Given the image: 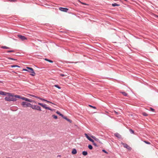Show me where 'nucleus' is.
Returning a JSON list of instances; mask_svg holds the SVG:
<instances>
[{"label": "nucleus", "instance_id": "1", "mask_svg": "<svg viewBox=\"0 0 158 158\" xmlns=\"http://www.w3.org/2000/svg\"><path fill=\"white\" fill-rule=\"evenodd\" d=\"M10 95H7L4 98L5 100L6 101H15L17 100L16 98H20V96L18 95H15L14 96L12 94L10 93Z\"/></svg>", "mask_w": 158, "mask_h": 158}, {"label": "nucleus", "instance_id": "2", "mask_svg": "<svg viewBox=\"0 0 158 158\" xmlns=\"http://www.w3.org/2000/svg\"><path fill=\"white\" fill-rule=\"evenodd\" d=\"M23 71H27L31 73L30 75L32 76H34L35 75V73L34 72L33 69L31 68L27 67L26 69H23Z\"/></svg>", "mask_w": 158, "mask_h": 158}, {"label": "nucleus", "instance_id": "3", "mask_svg": "<svg viewBox=\"0 0 158 158\" xmlns=\"http://www.w3.org/2000/svg\"><path fill=\"white\" fill-rule=\"evenodd\" d=\"M31 107L34 110H35L40 111H41V109L40 107L37 105H31Z\"/></svg>", "mask_w": 158, "mask_h": 158}, {"label": "nucleus", "instance_id": "4", "mask_svg": "<svg viewBox=\"0 0 158 158\" xmlns=\"http://www.w3.org/2000/svg\"><path fill=\"white\" fill-rule=\"evenodd\" d=\"M31 105L30 103L25 102H23L21 103V105L23 107H30Z\"/></svg>", "mask_w": 158, "mask_h": 158}, {"label": "nucleus", "instance_id": "5", "mask_svg": "<svg viewBox=\"0 0 158 158\" xmlns=\"http://www.w3.org/2000/svg\"><path fill=\"white\" fill-rule=\"evenodd\" d=\"M38 105H39L40 106H41L43 108H45V109L49 110H51V109L50 108L46 106V105H45V104H44L43 103H41L40 102L38 103Z\"/></svg>", "mask_w": 158, "mask_h": 158}, {"label": "nucleus", "instance_id": "6", "mask_svg": "<svg viewBox=\"0 0 158 158\" xmlns=\"http://www.w3.org/2000/svg\"><path fill=\"white\" fill-rule=\"evenodd\" d=\"M18 36L22 41L27 40V38L26 37L21 35H18Z\"/></svg>", "mask_w": 158, "mask_h": 158}, {"label": "nucleus", "instance_id": "7", "mask_svg": "<svg viewBox=\"0 0 158 158\" xmlns=\"http://www.w3.org/2000/svg\"><path fill=\"white\" fill-rule=\"evenodd\" d=\"M121 143L123 146L124 148H126L129 150H131V148L130 147H129L127 144L125 143Z\"/></svg>", "mask_w": 158, "mask_h": 158}, {"label": "nucleus", "instance_id": "8", "mask_svg": "<svg viewBox=\"0 0 158 158\" xmlns=\"http://www.w3.org/2000/svg\"><path fill=\"white\" fill-rule=\"evenodd\" d=\"M0 94L3 95H10V94L9 93H6L2 91H0Z\"/></svg>", "mask_w": 158, "mask_h": 158}, {"label": "nucleus", "instance_id": "9", "mask_svg": "<svg viewBox=\"0 0 158 158\" xmlns=\"http://www.w3.org/2000/svg\"><path fill=\"white\" fill-rule=\"evenodd\" d=\"M60 10L61 11L66 12L68 10V9L67 8H64L63 7H60L59 8Z\"/></svg>", "mask_w": 158, "mask_h": 158}, {"label": "nucleus", "instance_id": "10", "mask_svg": "<svg viewBox=\"0 0 158 158\" xmlns=\"http://www.w3.org/2000/svg\"><path fill=\"white\" fill-rule=\"evenodd\" d=\"M85 137L87 138L90 141L92 142V143H94V140L91 139L88 135L86 134H85Z\"/></svg>", "mask_w": 158, "mask_h": 158}, {"label": "nucleus", "instance_id": "11", "mask_svg": "<svg viewBox=\"0 0 158 158\" xmlns=\"http://www.w3.org/2000/svg\"><path fill=\"white\" fill-rule=\"evenodd\" d=\"M21 98V99H22L23 100H25L26 101H27V102H32V100H31L30 99H29L28 98H25V97H22V98Z\"/></svg>", "mask_w": 158, "mask_h": 158}, {"label": "nucleus", "instance_id": "12", "mask_svg": "<svg viewBox=\"0 0 158 158\" xmlns=\"http://www.w3.org/2000/svg\"><path fill=\"white\" fill-rule=\"evenodd\" d=\"M91 137L94 139L95 141H97V142H99V143H101V142L96 137H95L94 136H91Z\"/></svg>", "mask_w": 158, "mask_h": 158}, {"label": "nucleus", "instance_id": "13", "mask_svg": "<svg viewBox=\"0 0 158 158\" xmlns=\"http://www.w3.org/2000/svg\"><path fill=\"white\" fill-rule=\"evenodd\" d=\"M77 153V151L75 149H73L72 152V153L73 154H75Z\"/></svg>", "mask_w": 158, "mask_h": 158}, {"label": "nucleus", "instance_id": "14", "mask_svg": "<svg viewBox=\"0 0 158 158\" xmlns=\"http://www.w3.org/2000/svg\"><path fill=\"white\" fill-rule=\"evenodd\" d=\"M40 100L42 101H45V102H48V103H52V104H53V103H52V102H49V101H48L45 99H43V98H41V99H40Z\"/></svg>", "mask_w": 158, "mask_h": 158}, {"label": "nucleus", "instance_id": "15", "mask_svg": "<svg viewBox=\"0 0 158 158\" xmlns=\"http://www.w3.org/2000/svg\"><path fill=\"white\" fill-rule=\"evenodd\" d=\"M115 136L117 137L118 138H120L121 137V135H120L119 134L116 133L115 134H114Z\"/></svg>", "mask_w": 158, "mask_h": 158}, {"label": "nucleus", "instance_id": "16", "mask_svg": "<svg viewBox=\"0 0 158 158\" xmlns=\"http://www.w3.org/2000/svg\"><path fill=\"white\" fill-rule=\"evenodd\" d=\"M82 153V154L85 156L87 155L88 154L87 152L86 151H83Z\"/></svg>", "mask_w": 158, "mask_h": 158}, {"label": "nucleus", "instance_id": "17", "mask_svg": "<svg viewBox=\"0 0 158 158\" xmlns=\"http://www.w3.org/2000/svg\"><path fill=\"white\" fill-rule=\"evenodd\" d=\"M44 60H46V61H47L50 63H52L53 62V61L51 60H49V59H47V58H45L44 59Z\"/></svg>", "mask_w": 158, "mask_h": 158}, {"label": "nucleus", "instance_id": "18", "mask_svg": "<svg viewBox=\"0 0 158 158\" xmlns=\"http://www.w3.org/2000/svg\"><path fill=\"white\" fill-rule=\"evenodd\" d=\"M121 93L124 96H126L127 95V94L125 92H121Z\"/></svg>", "mask_w": 158, "mask_h": 158}, {"label": "nucleus", "instance_id": "19", "mask_svg": "<svg viewBox=\"0 0 158 158\" xmlns=\"http://www.w3.org/2000/svg\"><path fill=\"white\" fill-rule=\"evenodd\" d=\"M56 113L59 114L60 116H61L62 117H63V115H62V114H60V112L59 111H57L56 112Z\"/></svg>", "mask_w": 158, "mask_h": 158}, {"label": "nucleus", "instance_id": "20", "mask_svg": "<svg viewBox=\"0 0 158 158\" xmlns=\"http://www.w3.org/2000/svg\"><path fill=\"white\" fill-rule=\"evenodd\" d=\"M112 6H119V5L118 4H117L116 3H114L112 4Z\"/></svg>", "mask_w": 158, "mask_h": 158}, {"label": "nucleus", "instance_id": "21", "mask_svg": "<svg viewBox=\"0 0 158 158\" xmlns=\"http://www.w3.org/2000/svg\"><path fill=\"white\" fill-rule=\"evenodd\" d=\"M1 48H4V49H9V48L7 47L6 46H2L1 47Z\"/></svg>", "mask_w": 158, "mask_h": 158}, {"label": "nucleus", "instance_id": "22", "mask_svg": "<svg viewBox=\"0 0 158 158\" xmlns=\"http://www.w3.org/2000/svg\"><path fill=\"white\" fill-rule=\"evenodd\" d=\"M88 147L89 148L90 150H91L93 149V147L91 145H89L88 146Z\"/></svg>", "mask_w": 158, "mask_h": 158}, {"label": "nucleus", "instance_id": "23", "mask_svg": "<svg viewBox=\"0 0 158 158\" xmlns=\"http://www.w3.org/2000/svg\"><path fill=\"white\" fill-rule=\"evenodd\" d=\"M11 66L12 68L15 67H19V68L20 67V66H19L18 65H11Z\"/></svg>", "mask_w": 158, "mask_h": 158}, {"label": "nucleus", "instance_id": "24", "mask_svg": "<svg viewBox=\"0 0 158 158\" xmlns=\"http://www.w3.org/2000/svg\"><path fill=\"white\" fill-rule=\"evenodd\" d=\"M52 117L55 119H57V116L55 115H53Z\"/></svg>", "mask_w": 158, "mask_h": 158}, {"label": "nucleus", "instance_id": "25", "mask_svg": "<svg viewBox=\"0 0 158 158\" xmlns=\"http://www.w3.org/2000/svg\"><path fill=\"white\" fill-rule=\"evenodd\" d=\"M142 114L144 116H147L148 115V114L145 112H143V113H142Z\"/></svg>", "mask_w": 158, "mask_h": 158}, {"label": "nucleus", "instance_id": "26", "mask_svg": "<svg viewBox=\"0 0 158 158\" xmlns=\"http://www.w3.org/2000/svg\"><path fill=\"white\" fill-rule=\"evenodd\" d=\"M144 143H146L148 144H151L149 142L146 141H144Z\"/></svg>", "mask_w": 158, "mask_h": 158}, {"label": "nucleus", "instance_id": "27", "mask_svg": "<svg viewBox=\"0 0 158 158\" xmlns=\"http://www.w3.org/2000/svg\"><path fill=\"white\" fill-rule=\"evenodd\" d=\"M54 86H55V87L58 88L59 89H60L61 88L58 85H54Z\"/></svg>", "mask_w": 158, "mask_h": 158}, {"label": "nucleus", "instance_id": "28", "mask_svg": "<svg viewBox=\"0 0 158 158\" xmlns=\"http://www.w3.org/2000/svg\"><path fill=\"white\" fill-rule=\"evenodd\" d=\"M70 123H71L72 122V120H70V119L68 118L67 119V120Z\"/></svg>", "mask_w": 158, "mask_h": 158}, {"label": "nucleus", "instance_id": "29", "mask_svg": "<svg viewBox=\"0 0 158 158\" xmlns=\"http://www.w3.org/2000/svg\"><path fill=\"white\" fill-rule=\"evenodd\" d=\"M79 2H80L81 4H83V5H87V4L85 3H83V2H81V1H79Z\"/></svg>", "mask_w": 158, "mask_h": 158}, {"label": "nucleus", "instance_id": "30", "mask_svg": "<svg viewBox=\"0 0 158 158\" xmlns=\"http://www.w3.org/2000/svg\"><path fill=\"white\" fill-rule=\"evenodd\" d=\"M33 96L34 97H35V98H37L39 99L40 100V99H41V98H40L39 97H37V96H34V95H33Z\"/></svg>", "mask_w": 158, "mask_h": 158}, {"label": "nucleus", "instance_id": "31", "mask_svg": "<svg viewBox=\"0 0 158 158\" xmlns=\"http://www.w3.org/2000/svg\"><path fill=\"white\" fill-rule=\"evenodd\" d=\"M130 131L132 134H134V131L131 129H130Z\"/></svg>", "mask_w": 158, "mask_h": 158}, {"label": "nucleus", "instance_id": "32", "mask_svg": "<svg viewBox=\"0 0 158 158\" xmlns=\"http://www.w3.org/2000/svg\"><path fill=\"white\" fill-rule=\"evenodd\" d=\"M89 106H90V107L93 108L94 109H96V107H95V106H92L91 105H89Z\"/></svg>", "mask_w": 158, "mask_h": 158}, {"label": "nucleus", "instance_id": "33", "mask_svg": "<svg viewBox=\"0 0 158 158\" xmlns=\"http://www.w3.org/2000/svg\"><path fill=\"white\" fill-rule=\"evenodd\" d=\"M60 75L61 76V77H64V76H66V75L64 74H60Z\"/></svg>", "mask_w": 158, "mask_h": 158}, {"label": "nucleus", "instance_id": "34", "mask_svg": "<svg viewBox=\"0 0 158 158\" xmlns=\"http://www.w3.org/2000/svg\"><path fill=\"white\" fill-rule=\"evenodd\" d=\"M150 110H151V111H152L154 112L155 111V110L152 108H150Z\"/></svg>", "mask_w": 158, "mask_h": 158}, {"label": "nucleus", "instance_id": "35", "mask_svg": "<svg viewBox=\"0 0 158 158\" xmlns=\"http://www.w3.org/2000/svg\"><path fill=\"white\" fill-rule=\"evenodd\" d=\"M93 143V145H94L95 146H96V147H98V146L97 145V144L96 143H95L94 142V143Z\"/></svg>", "mask_w": 158, "mask_h": 158}, {"label": "nucleus", "instance_id": "36", "mask_svg": "<svg viewBox=\"0 0 158 158\" xmlns=\"http://www.w3.org/2000/svg\"><path fill=\"white\" fill-rule=\"evenodd\" d=\"M9 59H10L13 60H16V59H13V58H9Z\"/></svg>", "mask_w": 158, "mask_h": 158}, {"label": "nucleus", "instance_id": "37", "mask_svg": "<svg viewBox=\"0 0 158 158\" xmlns=\"http://www.w3.org/2000/svg\"><path fill=\"white\" fill-rule=\"evenodd\" d=\"M114 113H115V114H117V115H118V112H116V111H114Z\"/></svg>", "mask_w": 158, "mask_h": 158}, {"label": "nucleus", "instance_id": "38", "mask_svg": "<svg viewBox=\"0 0 158 158\" xmlns=\"http://www.w3.org/2000/svg\"><path fill=\"white\" fill-rule=\"evenodd\" d=\"M102 151L106 153H108L105 150H103Z\"/></svg>", "mask_w": 158, "mask_h": 158}, {"label": "nucleus", "instance_id": "39", "mask_svg": "<svg viewBox=\"0 0 158 158\" xmlns=\"http://www.w3.org/2000/svg\"><path fill=\"white\" fill-rule=\"evenodd\" d=\"M8 0L10 2H13L15 1V0Z\"/></svg>", "mask_w": 158, "mask_h": 158}, {"label": "nucleus", "instance_id": "40", "mask_svg": "<svg viewBox=\"0 0 158 158\" xmlns=\"http://www.w3.org/2000/svg\"><path fill=\"white\" fill-rule=\"evenodd\" d=\"M64 118V119H66V120H67V119L68 118H66V117H64L63 116V117Z\"/></svg>", "mask_w": 158, "mask_h": 158}, {"label": "nucleus", "instance_id": "41", "mask_svg": "<svg viewBox=\"0 0 158 158\" xmlns=\"http://www.w3.org/2000/svg\"><path fill=\"white\" fill-rule=\"evenodd\" d=\"M13 51H7V52H13Z\"/></svg>", "mask_w": 158, "mask_h": 158}, {"label": "nucleus", "instance_id": "42", "mask_svg": "<svg viewBox=\"0 0 158 158\" xmlns=\"http://www.w3.org/2000/svg\"><path fill=\"white\" fill-rule=\"evenodd\" d=\"M2 83V82L1 81H0V83Z\"/></svg>", "mask_w": 158, "mask_h": 158}]
</instances>
